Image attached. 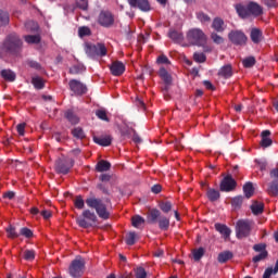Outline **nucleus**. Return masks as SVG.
Listing matches in <instances>:
<instances>
[{
  "instance_id": "nucleus-1",
  "label": "nucleus",
  "mask_w": 278,
  "mask_h": 278,
  "mask_svg": "<svg viewBox=\"0 0 278 278\" xmlns=\"http://www.w3.org/2000/svg\"><path fill=\"white\" fill-rule=\"evenodd\" d=\"M236 10L240 18H251V16H261L262 7L255 2H250L248 5L237 4Z\"/></svg>"
},
{
  "instance_id": "nucleus-2",
  "label": "nucleus",
  "mask_w": 278,
  "mask_h": 278,
  "mask_svg": "<svg viewBox=\"0 0 278 278\" xmlns=\"http://www.w3.org/2000/svg\"><path fill=\"white\" fill-rule=\"evenodd\" d=\"M21 47H23L21 38H18L16 34H11L4 39L1 50L4 51V53L14 55V53L21 51Z\"/></svg>"
},
{
  "instance_id": "nucleus-3",
  "label": "nucleus",
  "mask_w": 278,
  "mask_h": 278,
  "mask_svg": "<svg viewBox=\"0 0 278 278\" xmlns=\"http://www.w3.org/2000/svg\"><path fill=\"white\" fill-rule=\"evenodd\" d=\"M86 204L88 205V207L96 210L99 218H103V220H108V218H110V212L108 211V206H105V203H103L101 199L88 198L86 200Z\"/></svg>"
},
{
  "instance_id": "nucleus-4",
  "label": "nucleus",
  "mask_w": 278,
  "mask_h": 278,
  "mask_svg": "<svg viewBox=\"0 0 278 278\" xmlns=\"http://www.w3.org/2000/svg\"><path fill=\"white\" fill-rule=\"evenodd\" d=\"M187 40L190 45L195 47H202L207 42V37L205 33L201 30V28H191L187 31Z\"/></svg>"
},
{
  "instance_id": "nucleus-5",
  "label": "nucleus",
  "mask_w": 278,
  "mask_h": 278,
  "mask_svg": "<svg viewBox=\"0 0 278 278\" xmlns=\"http://www.w3.org/2000/svg\"><path fill=\"white\" fill-rule=\"evenodd\" d=\"M76 223L79 227L88 229V227H92L97 223V214L90 212V210H86L77 217Z\"/></svg>"
},
{
  "instance_id": "nucleus-6",
  "label": "nucleus",
  "mask_w": 278,
  "mask_h": 278,
  "mask_svg": "<svg viewBox=\"0 0 278 278\" xmlns=\"http://www.w3.org/2000/svg\"><path fill=\"white\" fill-rule=\"evenodd\" d=\"M85 51L89 58H97V55L103 58L108 55V48H105V45L103 43H87L85 47Z\"/></svg>"
},
{
  "instance_id": "nucleus-7",
  "label": "nucleus",
  "mask_w": 278,
  "mask_h": 278,
  "mask_svg": "<svg viewBox=\"0 0 278 278\" xmlns=\"http://www.w3.org/2000/svg\"><path fill=\"white\" fill-rule=\"evenodd\" d=\"M253 223L249 219H241L237 222L236 233L237 238H247L251 233Z\"/></svg>"
},
{
  "instance_id": "nucleus-8",
  "label": "nucleus",
  "mask_w": 278,
  "mask_h": 278,
  "mask_svg": "<svg viewBox=\"0 0 278 278\" xmlns=\"http://www.w3.org/2000/svg\"><path fill=\"white\" fill-rule=\"evenodd\" d=\"M86 263L81 256H77L72 264L70 265V275L71 277L78 278L84 274V266Z\"/></svg>"
},
{
  "instance_id": "nucleus-9",
  "label": "nucleus",
  "mask_w": 278,
  "mask_h": 278,
  "mask_svg": "<svg viewBox=\"0 0 278 278\" xmlns=\"http://www.w3.org/2000/svg\"><path fill=\"white\" fill-rule=\"evenodd\" d=\"M98 23L101 27H112L114 25V15L110 11H101L98 16Z\"/></svg>"
},
{
  "instance_id": "nucleus-10",
  "label": "nucleus",
  "mask_w": 278,
  "mask_h": 278,
  "mask_svg": "<svg viewBox=\"0 0 278 278\" xmlns=\"http://www.w3.org/2000/svg\"><path fill=\"white\" fill-rule=\"evenodd\" d=\"M74 161L71 159L62 160L59 159L55 163V169L58 173H61L62 175H66L71 168H73Z\"/></svg>"
},
{
  "instance_id": "nucleus-11",
  "label": "nucleus",
  "mask_w": 278,
  "mask_h": 278,
  "mask_svg": "<svg viewBox=\"0 0 278 278\" xmlns=\"http://www.w3.org/2000/svg\"><path fill=\"white\" fill-rule=\"evenodd\" d=\"M70 89L77 97H81V94H86V92L88 91V88L86 87V85H84L81 81L76 79H73L70 81Z\"/></svg>"
},
{
  "instance_id": "nucleus-12",
  "label": "nucleus",
  "mask_w": 278,
  "mask_h": 278,
  "mask_svg": "<svg viewBox=\"0 0 278 278\" xmlns=\"http://www.w3.org/2000/svg\"><path fill=\"white\" fill-rule=\"evenodd\" d=\"M131 8H138L141 12H151L149 0H128Z\"/></svg>"
},
{
  "instance_id": "nucleus-13",
  "label": "nucleus",
  "mask_w": 278,
  "mask_h": 278,
  "mask_svg": "<svg viewBox=\"0 0 278 278\" xmlns=\"http://www.w3.org/2000/svg\"><path fill=\"white\" fill-rule=\"evenodd\" d=\"M236 188V179L231 176H226L220 182L222 192H231Z\"/></svg>"
},
{
  "instance_id": "nucleus-14",
  "label": "nucleus",
  "mask_w": 278,
  "mask_h": 278,
  "mask_svg": "<svg viewBox=\"0 0 278 278\" xmlns=\"http://www.w3.org/2000/svg\"><path fill=\"white\" fill-rule=\"evenodd\" d=\"M229 40H231L233 45H244L247 42V36L240 30H232L229 34Z\"/></svg>"
},
{
  "instance_id": "nucleus-15",
  "label": "nucleus",
  "mask_w": 278,
  "mask_h": 278,
  "mask_svg": "<svg viewBox=\"0 0 278 278\" xmlns=\"http://www.w3.org/2000/svg\"><path fill=\"white\" fill-rule=\"evenodd\" d=\"M110 71L114 77H121V75L125 73V63L121 61H114L110 66Z\"/></svg>"
},
{
  "instance_id": "nucleus-16",
  "label": "nucleus",
  "mask_w": 278,
  "mask_h": 278,
  "mask_svg": "<svg viewBox=\"0 0 278 278\" xmlns=\"http://www.w3.org/2000/svg\"><path fill=\"white\" fill-rule=\"evenodd\" d=\"M261 136H262L261 147L263 149H268V147L273 144V139L269 138L270 130H264Z\"/></svg>"
},
{
  "instance_id": "nucleus-17",
  "label": "nucleus",
  "mask_w": 278,
  "mask_h": 278,
  "mask_svg": "<svg viewBox=\"0 0 278 278\" xmlns=\"http://www.w3.org/2000/svg\"><path fill=\"white\" fill-rule=\"evenodd\" d=\"M215 229L225 240L229 239V236H231V229L223 224H215Z\"/></svg>"
},
{
  "instance_id": "nucleus-18",
  "label": "nucleus",
  "mask_w": 278,
  "mask_h": 278,
  "mask_svg": "<svg viewBox=\"0 0 278 278\" xmlns=\"http://www.w3.org/2000/svg\"><path fill=\"white\" fill-rule=\"evenodd\" d=\"M93 141L96 144H100V147H110L112 144V137L104 136V137H94Z\"/></svg>"
},
{
  "instance_id": "nucleus-19",
  "label": "nucleus",
  "mask_w": 278,
  "mask_h": 278,
  "mask_svg": "<svg viewBox=\"0 0 278 278\" xmlns=\"http://www.w3.org/2000/svg\"><path fill=\"white\" fill-rule=\"evenodd\" d=\"M170 40H174L177 45H181L184 42V33L178 30H170L168 34Z\"/></svg>"
},
{
  "instance_id": "nucleus-20",
  "label": "nucleus",
  "mask_w": 278,
  "mask_h": 278,
  "mask_svg": "<svg viewBox=\"0 0 278 278\" xmlns=\"http://www.w3.org/2000/svg\"><path fill=\"white\" fill-rule=\"evenodd\" d=\"M219 77H224V79H229L231 75H233V72L231 71V65H225L223 66L218 72Z\"/></svg>"
},
{
  "instance_id": "nucleus-21",
  "label": "nucleus",
  "mask_w": 278,
  "mask_h": 278,
  "mask_svg": "<svg viewBox=\"0 0 278 278\" xmlns=\"http://www.w3.org/2000/svg\"><path fill=\"white\" fill-rule=\"evenodd\" d=\"M215 31H225V22L220 17H216L212 24Z\"/></svg>"
},
{
  "instance_id": "nucleus-22",
  "label": "nucleus",
  "mask_w": 278,
  "mask_h": 278,
  "mask_svg": "<svg viewBox=\"0 0 278 278\" xmlns=\"http://www.w3.org/2000/svg\"><path fill=\"white\" fill-rule=\"evenodd\" d=\"M231 257H233V253H231L230 251H225L218 254L217 261L219 262V264H225V262H229Z\"/></svg>"
},
{
  "instance_id": "nucleus-23",
  "label": "nucleus",
  "mask_w": 278,
  "mask_h": 278,
  "mask_svg": "<svg viewBox=\"0 0 278 278\" xmlns=\"http://www.w3.org/2000/svg\"><path fill=\"white\" fill-rule=\"evenodd\" d=\"M250 36H251L252 42L257 45L262 40V30H260L257 28H252Z\"/></svg>"
},
{
  "instance_id": "nucleus-24",
  "label": "nucleus",
  "mask_w": 278,
  "mask_h": 278,
  "mask_svg": "<svg viewBox=\"0 0 278 278\" xmlns=\"http://www.w3.org/2000/svg\"><path fill=\"white\" fill-rule=\"evenodd\" d=\"M159 75L167 86H168V84H170V81H173L170 74H168V71H166V68H164V67L160 68Z\"/></svg>"
},
{
  "instance_id": "nucleus-25",
  "label": "nucleus",
  "mask_w": 278,
  "mask_h": 278,
  "mask_svg": "<svg viewBox=\"0 0 278 278\" xmlns=\"http://www.w3.org/2000/svg\"><path fill=\"white\" fill-rule=\"evenodd\" d=\"M252 213L257 216L264 212V203L262 202H254L251 205Z\"/></svg>"
},
{
  "instance_id": "nucleus-26",
  "label": "nucleus",
  "mask_w": 278,
  "mask_h": 278,
  "mask_svg": "<svg viewBox=\"0 0 278 278\" xmlns=\"http://www.w3.org/2000/svg\"><path fill=\"white\" fill-rule=\"evenodd\" d=\"M243 192H244L247 199H251L253 197V192H255V189L253 188V184L247 182L243 186Z\"/></svg>"
},
{
  "instance_id": "nucleus-27",
  "label": "nucleus",
  "mask_w": 278,
  "mask_h": 278,
  "mask_svg": "<svg viewBox=\"0 0 278 278\" xmlns=\"http://www.w3.org/2000/svg\"><path fill=\"white\" fill-rule=\"evenodd\" d=\"M24 40L27 45H38L40 42V35H27L24 36Z\"/></svg>"
},
{
  "instance_id": "nucleus-28",
  "label": "nucleus",
  "mask_w": 278,
  "mask_h": 278,
  "mask_svg": "<svg viewBox=\"0 0 278 278\" xmlns=\"http://www.w3.org/2000/svg\"><path fill=\"white\" fill-rule=\"evenodd\" d=\"M206 197L210 201H218V199H220V192L216 189H208Z\"/></svg>"
},
{
  "instance_id": "nucleus-29",
  "label": "nucleus",
  "mask_w": 278,
  "mask_h": 278,
  "mask_svg": "<svg viewBox=\"0 0 278 278\" xmlns=\"http://www.w3.org/2000/svg\"><path fill=\"white\" fill-rule=\"evenodd\" d=\"M112 165L110 164V162L108 161H100L98 164H97V170L98 173H105V170H110V167Z\"/></svg>"
},
{
  "instance_id": "nucleus-30",
  "label": "nucleus",
  "mask_w": 278,
  "mask_h": 278,
  "mask_svg": "<svg viewBox=\"0 0 278 278\" xmlns=\"http://www.w3.org/2000/svg\"><path fill=\"white\" fill-rule=\"evenodd\" d=\"M1 76L3 77V79H5L7 81H14V79H16V74H14V72L10 71V70H4L1 72Z\"/></svg>"
},
{
  "instance_id": "nucleus-31",
  "label": "nucleus",
  "mask_w": 278,
  "mask_h": 278,
  "mask_svg": "<svg viewBox=\"0 0 278 278\" xmlns=\"http://www.w3.org/2000/svg\"><path fill=\"white\" fill-rule=\"evenodd\" d=\"M31 84L37 90H42V88H45V80H42L40 76L33 77Z\"/></svg>"
},
{
  "instance_id": "nucleus-32",
  "label": "nucleus",
  "mask_w": 278,
  "mask_h": 278,
  "mask_svg": "<svg viewBox=\"0 0 278 278\" xmlns=\"http://www.w3.org/2000/svg\"><path fill=\"white\" fill-rule=\"evenodd\" d=\"M267 192H268V194H271V197L278 195V181L277 180L269 184Z\"/></svg>"
},
{
  "instance_id": "nucleus-33",
  "label": "nucleus",
  "mask_w": 278,
  "mask_h": 278,
  "mask_svg": "<svg viewBox=\"0 0 278 278\" xmlns=\"http://www.w3.org/2000/svg\"><path fill=\"white\" fill-rule=\"evenodd\" d=\"M159 227L163 231H166V229H168V227H170V219H168L167 217H160Z\"/></svg>"
},
{
  "instance_id": "nucleus-34",
  "label": "nucleus",
  "mask_w": 278,
  "mask_h": 278,
  "mask_svg": "<svg viewBox=\"0 0 278 278\" xmlns=\"http://www.w3.org/2000/svg\"><path fill=\"white\" fill-rule=\"evenodd\" d=\"M72 135L74 138H77V140H84L86 138V134L84 132V129L80 127H76L72 130Z\"/></svg>"
},
{
  "instance_id": "nucleus-35",
  "label": "nucleus",
  "mask_w": 278,
  "mask_h": 278,
  "mask_svg": "<svg viewBox=\"0 0 278 278\" xmlns=\"http://www.w3.org/2000/svg\"><path fill=\"white\" fill-rule=\"evenodd\" d=\"M84 71H86V66H84V64H77L70 68V73L72 75H79V73H84Z\"/></svg>"
},
{
  "instance_id": "nucleus-36",
  "label": "nucleus",
  "mask_w": 278,
  "mask_h": 278,
  "mask_svg": "<svg viewBox=\"0 0 278 278\" xmlns=\"http://www.w3.org/2000/svg\"><path fill=\"white\" fill-rule=\"evenodd\" d=\"M144 225V218H142L140 215L132 217V227H136V229H140Z\"/></svg>"
},
{
  "instance_id": "nucleus-37",
  "label": "nucleus",
  "mask_w": 278,
  "mask_h": 278,
  "mask_svg": "<svg viewBox=\"0 0 278 278\" xmlns=\"http://www.w3.org/2000/svg\"><path fill=\"white\" fill-rule=\"evenodd\" d=\"M10 23V15L5 11L0 10V27Z\"/></svg>"
},
{
  "instance_id": "nucleus-38",
  "label": "nucleus",
  "mask_w": 278,
  "mask_h": 278,
  "mask_svg": "<svg viewBox=\"0 0 278 278\" xmlns=\"http://www.w3.org/2000/svg\"><path fill=\"white\" fill-rule=\"evenodd\" d=\"M65 116H66L67 121H70V123H72V125H77V123H79V117H77V115L73 114V111H67L65 113Z\"/></svg>"
},
{
  "instance_id": "nucleus-39",
  "label": "nucleus",
  "mask_w": 278,
  "mask_h": 278,
  "mask_svg": "<svg viewBox=\"0 0 278 278\" xmlns=\"http://www.w3.org/2000/svg\"><path fill=\"white\" fill-rule=\"evenodd\" d=\"M192 255H193V260L195 262H199V260H201V257H203V255H205V249H203V248L195 249V250H193Z\"/></svg>"
},
{
  "instance_id": "nucleus-40",
  "label": "nucleus",
  "mask_w": 278,
  "mask_h": 278,
  "mask_svg": "<svg viewBox=\"0 0 278 278\" xmlns=\"http://www.w3.org/2000/svg\"><path fill=\"white\" fill-rule=\"evenodd\" d=\"M35 258L36 252L34 250L24 251V260H26V262H34Z\"/></svg>"
},
{
  "instance_id": "nucleus-41",
  "label": "nucleus",
  "mask_w": 278,
  "mask_h": 278,
  "mask_svg": "<svg viewBox=\"0 0 278 278\" xmlns=\"http://www.w3.org/2000/svg\"><path fill=\"white\" fill-rule=\"evenodd\" d=\"M25 28L27 31H38V23L34 21H28L25 23Z\"/></svg>"
},
{
  "instance_id": "nucleus-42",
  "label": "nucleus",
  "mask_w": 278,
  "mask_h": 278,
  "mask_svg": "<svg viewBox=\"0 0 278 278\" xmlns=\"http://www.w3.org/2000/svg\"><path fill=\"white\" fill-rule=\"evenodd\" d=\"M136 238H137L136 232H129L126 236V244H128L129 247L136 244Z\"/></svg>"
},
{
  "instance_id": "nucleus-43",
  "label": "nucleus",
  "mask_w": 278,
  "mask_h": 278,
  "mask_svg": "<svg viewBox=\"0 0 278 278\" xmlns=\"http://www.w3.org/2000/svg\"><path fill=\"white\" fill-rule=\"evenodd\" d=\"M96 116H98V118H100V121H105L106 123H108V121H110L108 118V112H105V110H103V109L96 111Z\"/></svg>"
},
{
  "instance_id": "nucleus-44",
  "label": "nucleus",
  "mask_w": 278,
  "mask_h": 278,
  "mask_svg": "<svg viewBox=\"0 0 278 278\" xmlns=\"http://www.w3.org/2000/svg\"><path fill=\"white\" fill-rule=\"evenodd\" d=\"M160 208L162 210V212H164L165 214H168V212L170 210H173V204H170V202H161L160 203Z\"/></svg>"
},
{
  "instance_id": "nucleus-45",
  "label": "nucleus",
  "mask_w": 278,
  "mask_h": 278,
  "mask_svg": "<svg viewBox=\"0 0 278 278\" xmlns=\"http://www.w3.org/2000/svg\"><path fill=\"white\" fill-rule=\"evenodd\" d=\"M242 64L245 68H251V66L255 65V58L249 56L243 60Z\"/></svg>"
},
{
  "instance_id": "nucleus-46",
  "label": "nucleus",
  "mask_w": 278,
  "mask_h": 278,
  "mask_svg": "<svg viewBox=\"0 0 278 278\" xmlns=\"http://www.w3.org/2000/svg\"><path fill=\"white\" fill-rule=\"evenodd\" d=\"M197 18L200 21V23H210L211 18L207 16V14L203 12L197 13Z\"/></svg>"
},
{
  "instance_id": "nucleus-47",
  "label": "nucleus",
  "mask_w": 278,
  "mask_h": 278,
  "mask_svg": "<svg viewBox=\"0 0 278 278\" xmlns=\"http://www.w3.org/2000/svg\"><path fill=\"white\" fill-rule=\"evenodd\" d=\"M211 38L215 45H223V42H225V39H223V37L216 33H212Z\"/></svg>"
},
{
  "instance_id": "nucleus-48",
  "label": "nucleus",
  "mask_w": 278,
  "mask_h": 278,
  "mask_svg": "<svg viewBox=\"0 0 278 278\" xmlns=\"http://www.w3.org/2000/svg\"><path fill=\"white\" fill-rule=\"evenodd\" d=\"M74 203H75V207H77V210H84L85 202H84V199L81 198V195L76 197Z\"/></svg>"
},
{
  "instance_id": "nucleus-49",
  "label": "nucleus",
  "mask_w": 278,
  "mask_h": 278,
  "mask_svg": "<svg viewBox=\"0 0 278 278\" xmlns=\"http://www.w3.org/2000/svg\"><path fill=\"white\" fill-rule=\"evenodd\" d=\"M266 257H268V252L267 251H263V252H260L258 255L253 257V262H255V263L262 262V260H266Z\"/></svg>"
},
{
  "instance_id": "nucleus-50",
  "label": "nucleus",
  "mask_w": 278,
  "mask_h": 278,
  "mask_svg": "<svg viewBox=\"0 0 278 278\" xmlns=\"http://www.w3.org/2000/svg\"><path fill=\"white\" fill-rule=\"evenodd\" d=\"M135 275L137 278H147V270L143 267H137Z\"/></svg>"
},
{
  "instance_id": "nucleus-51",
  "label": "nucleus",
  "mask_w": 278,
  "mask_h": 278,
  "mask_svg": "<svg viewBox=\"0 0 278 278\" xmlns=\"http://www.w3.org/2000/svg\"><path fill=\"white\" fill-rule=\"evenodd\" d=\"M193 60H195V62H199L200 64L205 62V54L202 52H195L193 54Z\"/></svg>"
},
{
  "instance_id": "nucleus-52",
  "label": "nucleus",
  "mask_w": 278,
  "mask_h": 278,
  "mask_svg": "<svg viewBox=\"0 0 278 278\" xmlns=\"http://www.w3.org/2000/svg\"><path fill=\"white\" fill-rule=\"evenodd\" d=\"M78 35L80 38H84V36H90V28L83 26L78 29Z\"/></svg>"
},
{
  "instance_id": "nucleus-53",
  "label": "nucleus",
  "mask_w": 278,
  "mask_h": 278,
  "mask_svg": "<svg viewBox=\"0 0 278 278\" xmlns=\"http://www.w3.org/2000/svg\"><path fill=\"white\" fill-rule=\"evenodd\" d=\"M157 218H160V211H157V210L150 211L151 223H155V220H157Z\"/></svg>"
},
{
  "instance_id": "nucleus-54",
  "label": "nucleus",
  "mask_w": 278,
  "mask_h": 278,
  "mask_svg": "<svg viewBox=\"0 0 278 278\" xmlns=\"http://www.w3.org/2000/svg\"><path fill=\"white\" fill-rule=\"evenodd\" d=\"M76 5L80 10H88V0H78L76 1Z\"/></svg>"
},
{
  "instance_id": "nucleus-55",
  "label": "nucleus",
  "mask_w": 278,
  "mask_h": 278,
  "mask_svg": "<svg viewBox=\"0 0 278 278\" xmlns=\"http://www.w3.org/2000/svg\"><path fill=\"white\" fill-rule=\"evenodd\" d=\"M231 203H232V207H240V205H242V197L239 195L233 198Z\"/></svg>"
},
{
  "instance_id": "nucleus-56",
  "label": "nucleus",
  "mask_w": 278,
  "mask_h": 278,
  "mask_svg": "<svg viewBox=\"0 0 278 278\" xmlns=\"http://www.w3.org/2000/svg\"><path fill=\"white\" fill-rule=\"evenodd\" d=\"M21 236H24L25 238H31L34 236V232H31L29 228H22Z\"/></svg>"
},
{
  "instance_id": "nucleus-57",
  "label": "nucleus",
  "mask_w": 278,
  "mask_h": 278,
  "mask_svg": "<svg viewBox=\"0 0 278 278\" xmlns=\"http://www.w3.org/2000/svg\"><path fill=\"white\" fill-rule=\"evenodd\" d=\"M7 233L9 235V238H18V233H16L14 227H9Z\"/></svg>"
},
{
  "instance_id": "nucleus-58",
  "label": "nucleus",
  "mask_w": 278,
  "mask_h": 278,
  "mask_svg": "<svg viewBox=\"0 0 278 278\" xmlns=\"http://www.w3.org/2000/svg\"><path fill=\"white\" fill-rule=\"evenodd\" d=\"M254 251H256L257 253H263V251H266V244L264 243H258V244H255L253 247Z\"/></svg>"
},
{
  "instance_id": "nucleus-59",
  "label": "nucleus",
  "mask_w": 278,
  "mask_h": 278,
  "mask_svg": "<svg viewBox=\"0 0 278 278\" xmlns=\"http://www.w3.org/2000/svg\"><path fill=\"white\" fill-rule=\"evenodd\" d=\"M25 123H22V124H18L17 126H16V129H17V134L20 135V136H25Z\"/></svg>"
},
{
  "instance_id": "nucleus-60",
  "label": "nucleus",
  "mask_w": 278,
  "mask_h": 278,
  "mask_svg": "<svg viewBox=\"0 0 278 278\" xmlns=\"http://www.w3.org/2000/svg\"><path fill=\"white\" fill-rule=\"evenodd\" d=\"M157 64H170V61H168L166 55H160L157 58Z\"/></svg>"
},
{
  "instance_id": "nucleus-61",
  "label": "nucleus",
  "mask_w": 278,
  "mask_h": 278,
  "mask_svg": "<svg viewBox=\"0 0 278 278\" xmlns=\"http://www.w3.org/2000/svg\"><path fill=\"white\" fill-rule=\"evenodd\" d=\"M263 3H265L267 8H275L277 0H263Z\"/></svg>"
},
{
  "instance_id": "nucleus-62",
  "label": "nucleus",
  "mask_w": 278,
  "mask_h": 278,
  "mask_svg": "<svg viewBox=\"0 0 278 278\" xmlns=\"http://www.w3.org/2000/svg\"><path fill=\"white\" fill-rule=\"evenodd\" d=\"M152 192H154V194H160V192H162V186L160 185H154L152 188H151Z\"/></svg>"
},
{
  "instance_id": "nucleus-63",
  "label": "nucleus",
  "mask_w": 278,
  "mask_h": 278,
  "mask_svg": "<svg viewBox=\"0 0 278 278\" xmlns=\"http://www.w3.org/2000/svg\"><path fill=\"white\" fill-rule=\"evenodd\" d=\"M41 216H43L46 220H49V218H51L52 216L51 211H47V210L42 211Z\"/></svg>"
},
{
  "instance_id": "nucleus-64",
  "label": "nucleus",
  "mask_w": 278,
  "mask_h": 278,
  "mask_svg": "<svg viewBox=\"0 0 278 278\" xmlns=\"http://www.w3.org/2000/svg\"><path fill=\"white\" fill-rule=\"evenodd\" d=\"M273 267H268L266 270H265V273H264V275H263V278H270V276L273 275Z\"/></svg>"
}]
</instances>
